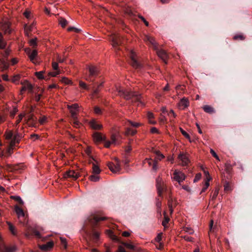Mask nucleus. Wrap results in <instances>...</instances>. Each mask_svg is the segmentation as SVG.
I'll return each instance as SVG.
<instances>
[{
    "instance_id": "338daca9",
    "label": "nucleus",
    "mask_w": 252,
    "mask_h": 252,
    "mask_svg": "<svg viewBox=\"0 0 252 252\" xmlns=\"http://www.w3.org/2000/svg\"><path fill=\"white\" fill-rule=\"evenodd\" d=\"M169 220V219L168 218H165V219L164 220H163L162 224L163 226H165L166 224L168 222Z\"/></svg>"
},
{
    "instance_id": "49530a36",
    "label": "nucleus",
    "mask_w": 252,
    "mask_h": 252,
    "mask_svg": "<svg viewBox=\"0 0 252 252\" xmlns=\"http://www.w3.org/2000/svg\"><path fill=\"white\" fill-rule=\"evenodd\" d=\"M233 39L234 40H244L245 39V37L244 36V35H235L234 37H233Z\"/></svg>"
},
{
    "instance_id": "6e6d98bb",
    "label": "nucleus",
    "mask_w": 252,
    "mask_h": 252,
    "mask_svg": "<svg viewBox=\"0 0 252 252\" xmlns=\"http://www.w3.org/2000/svg\"><path fill=\"white\" fill-rule=\"evenodd\" d=\"M210 153L211 154H212V155L216 159L219 160V157L218 156V155H217V154L215 153V152L213 150V149H211L210 150Z\"/></svg>"
},
{
    "instance_id": "13d9d810",
    "label": "nucleus",
    "mask_w": 252,
    "mask_h": 252,
    "mask_svg": "<svg viewBox=\"0 0 252 252\" xmlns=\"http://www.w3.org/2000/svg\"><path fill=\"white\" fill-rule=\"evenodd\" d=\"M213 220H211L210 223L209 227H210V231L214 232L215 229V227L213 226Z\"/></svg>"
},
{
    "instance_id": "7ed1b4c3",
    "label": "nucleus",
    "mask_w": 252,
    "mask_h": 252,
    "mask_svg": "<svg viewBox=\"0 0 252 252\" xmlns=\"http://www.w3.org/2000/svg\"><path fill=\"white\" fill-rule=\"evenodd\" d=\"M118 94L126 99L130 100L131 103H137V105H144L141 95L138 93L130 92L127 90L120 89L118 91Z\"/></svg>"
},
{
    "instance_id": "aec40b11",
    "label": "nucleus",
    "mask_w": 252,
    "mask_h": 252,
    "mask_svg": "<svg viewBox=\"0 0 252 252\" xmlns=\"http://www.w3.org/2000/svg\"><path fill=\"white\" fill-rule=\"evenodd\" d=\"M203 109L204 111L207 113L212 114L215 113L214 108L210 105H204L203 107Z\"/></svg>"
},
{
    "instance_id": "f3484780",
    "label": "nucleus",
    "mask_w": 252,
    "mask_h": 252,
    "mask_svg": "<svg viewBox=\"0 0 252 252\" xmlns=\"http://www.w3.org/2000/svg\"><path fill=\"white\" fill-rule=\"evenodd\" d=\"M145 40L148 44L151 45L154 50H157L158 48L157 43L153 37L147 36L145 37Z\"/></svg>"
},
{
    "instance_id": "cd10ccee",
    "label": "nucleus",
    "mask_w": 252,
    "mask_h": 252,
    "mask_svg": "<svg viewBox=\"0 0 252 252\" xmlns=\"http://www.w3.org/2000/svg\"><path fill=\"white\" fill-rule=\"evenodd\" d=\"M93 173L94 174H99L101 171L99 167L95 164L94 163H93Z\"/></svg>"
},
{
    "instance_id": "a878e982",
    "label": "nucleus",
    "mask_w": 252,
    "mask_h": 252,
    "mask_svg": "<svg viewBox=\"0 0 252 252\" xmlns=\"http://www.w3.org/2000/svg\"><path fill=\"white\" fill-rule=\"evenodd\" d=\"M54 246V243L52 241L48 242L45 245H43L41 246V249L43 250L47 251L48 249L52 248Z\"/></svg>"
},
{
    "instance_id": "2f4dec72",
    "label": "nucleus",
    "mask_w": 252,
    "mask_h": 252,
    "mask_svg": "<svg viewBox=\"0 0 252 252\" xmlns=\"http://www.w3.org/2000/svg\"><path fill=\"white\" fill-rule=\"evenodd\" d=\"M59 22L63 28H64L68 23L67 20L63 18H60L59 19Z\"/></svg>"
},
{
    "instance_id": "393cba45",
    "label": "nucleus",
    "mask_w": 252,
    "mask_h": 252,
    "mask_svg": "<svg viewBox=\"0 0 252 252\" xmlns=\"http://www.w3.org/2000/svg\"><path fill=\"white\" fill-rule=\"evenodd\" d=\"M29 57L30 60L33 63H34V60L37 55V52L36 50H34L32 52L28 53Z\"/></svg>"
},
{
    "instance_id": "4be33fe9",
    "label": "nucleus",
    "mask_w": 252,
    "mask_h": 252,
    "mask_svg": "<svg viewBox=\"0 0 252 252\" xmlns=\"http://www.w3.org/2000/svg\"><path fill=\"white\" fill-rule=\"evenodd\" d=\"M0 66L2 70H7L9 67L8 63L4 59H0Z\"/></svg>"
},
{
    "instance_id": "5fc2aeb1",
    "label": "nucleus",
    "mask_w": 252,
    "mask_h": 252,
    "mask_svg": "<svg viewBox=\"0 0 252 252\" xmlns=\"http://www.w3.org/2000/svg\"><path fill=\"white\" fill-rule=\"evenodd\" d=\"M161 239H162V234L159 233L158 235V236L156 237V238H155V240L157 242L159 243L160 242V241L161 240Z\"/></svg>"
},
{
    "instance_id": "6e6552de",
    "label": "nucleus",
    "mask_w": 252,
    "mask_h": 252,
    "mask_svg": "<svg viewBox=\"0 0 252 252\" xmlns=\"http://www.w3.org/2000/svg\"><path fill=\"white\" fill-rule=\"evenodd\" d=\"M135 56L134 53L132 52H131L130 55V63L135 68L140 69L142 67V64L136 60Z\"/></svg>"
},
{
    "instance_id": "864d4df0",
    "label": "nucleus",
    "mask_w": 252,
    "mask_h": 252,
    "mask_svg": "<svg viewBox=\"0 0 252 252\" xmlns=\"http://www.w3.org/2000/svg\"><path fill=\"white\" fill-rule=\"evenodd\" d=\"M61 81L66 84H69L71 82V81L66 77L62 78Z\"/></svg>"
},
{
    "instance_id": "680f3d73",
    "label": "nucleus",
    "mask_w": 252,
    "mask_h": 252,
    "mask_svg": "<svg viewBox=\"0 0 252 252\" xmlns=\"http://www.w3.org/2000/svg\"><path fill=\"white\" fill-rule=\"evenodd\" d=\"M18 117H19L18 119L17 120V121L16 122V125H18L20 123V122L21 121V120L23 119V116L22 114H21V115H19Z\"/></svg>"
},
{
    "instance_id": "e433bc0d",
    "label": "nucleus",
    "mask_w": 252,
    "mask_h": 252,
    "mask_svg": "<svg viewBox=\"0 0 252 252\" xmlns=\"http://www.w3.org/2000/svg\"><path fill=\"white\" fill-rule=\"evenodd\" d=\"M107 234L113 240L117 239V236L113 234V232L112 230H106Z\"/></svg>"
},
{
    "instance_id": "412c9836",
    "label": "nucleus",
    "mask_w": 252,
    "mask_h": 252,
    "mask_svg": "<svg viewBox=\"0 0 252 252\" xmlns=\"http://www.w3.org/2000/svg\"><path fill=\"white\" fill-rule=\"evenodd\" d=\"M7 45V42L4 40L3 35L0 32V49H5Z\"/></svg>"
},
{
    "instance_id": "f8f14e48",
    "label": "nucleus",
    "mask_w": 252,
    "mask_h": 252,
    "mask_svg": "<svg viewBox=\"0 0 252 252\" xmlns=\"http://www.w3.org/2000/svg\"><path fill=\"white\" fill-rule=\"evenodd\" d=\"M155 50L157 51V54H158V56L165 64H167V61L168 58V55L166 52L164 50L158 49V48Z\"/></svg>"
},
{
    "instance_id": "a18cd8bd",
    "label": "nucleus",
    "mask_w": 252,
    "mask_h": 252,
    "mask_svg": "<svg viewBox=\"0 0 252 252\" xmlns=\"http://www.w3.org/2000/svg\"><path fill=\"white\" fill-rule=\"evenodd\" d=\"M123 244L127 249L132 250H134V246L130 244H128L127 243H124Z\"/></svg>"
},
{
    "instance_id": "c9c22d12",
    "label": "nucleus",
    "mask_w": 252,
    "mask_h": 252,
    "mask_svg": "<svg viewBox=\"0 0 252 252\" xmlns=\"http://www.w3.org/2000/svg\"><path fill=\"white\" fill-rule=\"evenodd\" d=\"M102 84L101 83L99 85H98L97 86V88H95L94 87L93 88V95H95L96 96L98 93V92H99V90H98V88L102 86Z\"/></svg>"
},
{
    "instance_id": "052dcab7",
    "label": "nucleus",
    "mask_w": 252,
    "mask_h": 252,
    "mask_svg": "<svg viewBox=\"0 0 252 252\" xmlns=\"http://www.w3.org/2000/svg\"><path fill=\"white\" fill-rule=\"evenodd\" d=\"M184 238L185 240L189 242H191L193 239L192 237H189V236H185Z\"/></svg>"
},
{
    "instance_id": "4468645a",
    "label": "nucleus",
    "mask_w": 252,
    "mask_h": 252,
    "mask_svg": "<svg viewBox=\"0 0 252 252\" xmlns=\"http://www.w3.org/2000/svg\"><path fill=\"white\" fill-rule=\"evenodd\" d=\"M21 84L22 85V87L21 89V93L23 92H25L27 90H28L30 93L32 92L33 86L28 81H25L24 82L22 83Z\"/></svg>"
},
{
    "instance_id": "a19ab883",
    "label": "nucleus",
    "mask_w": 252,
    "mask_h": 252,
    "mask_svg": "<svg viewBox=\"0 0 252 252\" xmlns=\"http://www.w3.org/2000/svg\"><path fill=\"white\" fill-rule=\"evenodd\" d=\"M209 180H208V181H207L206 182L205 185H204L203 188H202V189L201 190V193L205 192L206 191V190L207 189V188L209 186Z\"/></svg>"
},
{
    "instance_id": "423d86ee",
    "label": "nucleus",
    "mask_w": 252,
    "mask_h": 252,
    "mask_svg": "<svg viewBox=\"0 0 252 252\" xmlns=\"http://www.w3.org/2000/svg\"><path fill=\"white\" fill-rule=\"evenodd\" d=\"M156 187L158 195L161 196L163 191L166 189V188L163 184L162 178L160 176H158L156 179Z\"/></svg>"
},
{
    "instance_id": "f704fd0d",
    "label": "nucleus",
    "mask_w": 252,
    "mask_h": 252,
    "mask_svg": "<svg viewBox=\"0 0 252 252\" xmlns=\"http://www.w3.org/2000/svg\"><path fill=\"white\" fill-rule=\"evenodd\" d=\"M11 198H13V199H14L15 200L17 201V202H18V203L20 205H23L24 204V202L23 201V200H22V199L21 198V197L20 196H11Z\"/></svg>"
},
{
    "instance_id": "dca6fc26",
    "label": "nucleus",
    "mask_w": 252,
    "mask_h": 252,
    "mask_svg": "<svg viewBox=\"0 0 252 252\" xmlns=\"http://www.w3.org/2000/svg\"><path fill=\"white\" fill-rule=\"evenodd\" d=\"M90 127L94 130H99L102 127V125L98 123L95 120L93 119L89 122Z\"/></svg>"
},
{
    "instance_id": "79ce46f5",
    "label": "nucleus",
    "mask_w": 252,
    "mask_h": 252,
    "mask_svg": "<svg viewBox=\"0 0 252 252\" xmlns=\"http://www.w3.org/2000/svg\"><path fill=\"white\" fill-rule=\"evenodd\" d=\"M43 73L42 71L36 72H35V75L38 79H42L44 78Z\"/></svg>"
},
{
    "instance_id": "3c124183",
    "label": "nucleus",
    "mask_w": 252,
    "mask_h": 252,
    "mask_svg": "<svg viewBox=\"0 0 252 252\" xmlns=\"http://www.w3.org/2000/svg\"><path fill=\"white\" fill-rule=\"evenodd\" d=\"M111 142L112 144H116L117 143V139L116 138V136L114 134H112L111 136Z\"/></svg>"
},
{
    "instance_id": "5701e85b",
    "label": "nucleus",
    "mask_w": 252,
    "mask_h": 252,
    "mask_svg": "<svg viewBox=\"0 0 252 252\" xmlns=\"http://www.w3.org/2000/svg\"><path fill=\"white\" fill-rule=\"evenodd\" d=\"M0 66L2 70H7L9 67L8 63L4 59H0Z\"/></svg>"
},
{
    "instance_id": "8fccbe9b",
    "label": "nucleus",
    "mask_w": 252,
    "mask_h": 252,
    "mask_svg": "<svg viewBox=\"0 0 252 252\" xmlns=\"http://www.w3.org/2000/svg\"><path fill=\"white\" fill-rule=\"evenodd\" d=\"M79 107V106L77 104H74L73 105H72L71 106H68V108L71 110V109H72L74 111L77 110V109Z\"/></svg>"
},
{
    "instance_id": "1a4fd4ad",
    "label": "nucleus",
    "mask_w": 252,
    "mask_h": 252,
    "mask_svg": "<svg viewBox=\"0 0 252 252\" xmlns=\"http://www.w3.org/2000/svg\"><path fill=\"white\" fill-rule=\"evenodd\" d=\"M15 210L18 215L20 221L22 223H25L26 222V219L23 209L18 206H15Z\"/></svg>"
},
{
    "instance_id": "37998d69",
    "label": "nucleus",
    "mask_w": 252,
    "mask_h": 252,
    "mask_svg": "<svg viewBox=\"0 0 252 252\" xmlns=\"http://www.w3.org/2000/svg\"><path fill=\"white\" fill-rule=\"evenodd\" d=\"M94 111L95 114L98 115H100L102 113L101 109L98 106H95L94 107Z\"/></svg>"
},
{
    "instance_id": "e2e57ef3",
    "label": "nucleus",
    "mask_w": 252,
    "mask_h": 252,
    "mask_svg": "<svg viewBox=\"0 0 252 252\" xmlns=\"http://www.w3.org/2000/svg\"><path fill=\"white\" fill-rule=\"evenodd\" d=\"M185 230L186 232H188L190 234H192L194 232L193 230L191 228H189V227H186L185 228Z\"/></svg>"
},
{
    "instance_id": "ddd939ff",
    "label": "nucleus",
    "mask_w": 252,
    "mask_h": 252,
    "mask_svg": "<svg viewBox=\"0 0 252 252\" xmlns=\"http://www.w3.org/2000/svg\"><path fill=\"white\" fill-rule=\"evenodd\" d=\"M80 174L77 172H76L74 170H68L64 174V178H72L74 180H76L79 177Z\"/></svg>"
},
{
    "instance_id": "69168bd1",
    "label": "nucleus",
    "mask_w": 252,
    "mask_h": 252,
    "mask_svg": "<svg viewBox=\"0 0 252 252\" xmlns=\"http://www.w3.org/2000/svg\"><path fill=\"white\" fill-rule=\"evenodd\" d=\"M52 66L54 70H58V63L56 62H53L52 63Z\"/></svg>"
},
{
    "instance_id": "c85d7f7f",
    "label": "nucleus",
    "mask_w": 252,
    "mask_h": 252,
    "mask_svg": "<svg viewBox=\"0 0 252 252\" xmlns=\"http://www.w3.org/2000/svg\"><path fill=\"white\" fill-rule=\"evenodd\" d=\"M136 130L132 129L130 128H127L126 129L125 133L126 135H131L133 136L136 133Z\"/></svg>"
},
{
    "instance_id": "b1692460",
    "label": "nucleus",
    "mask_w": 252,
    "mask_h": 252,
    "mask_svg": "<svg viewBox=\"0 0 252 252\" xmlns=\"http://www.w3.org/2000/svg\"><path fill=\"white\" fill-rule=\"evenodd\" d=\"M0 66L2 70H7L9 67L8 63L4 59H0Z\"/></svg>"
},
{
    "instance_id": "bf43d9fd",
    "label": "nucleus",
    "mask_w": 252,
    "mask_h": 252,
    "mask_svg": "<svg viewBox=\"0 0 252 252\" xmlns=\"http://www.w3.org/2000/svg\"><path fill=\"white\" fill-rule=\"evenodd\" d=\"M201 176V175L200 174L196 175V176L194 179V182H197V181H198L200 179Z\"/></svg>"
},
{
    "instance_id": "7c9ffc66",
    "label": "nucleus",
    "mask_w": 252,
    "mask_h": 252,
    "mask_svg": "<svg viewBox=\"0 0 252 252\" xmlns=\"http://www.w3.org/2000/svg\"><path fill=\"white\" fill-rule=\"evenodd\" d=\"M8 228L11 233L13 235H16V232L15 230V227L10 222H7Z\"/></svg>"
},
{
    "instance_id": "4c0bfd02",
    "label": "nucleus",
    "mask_w": 252,
    "mask_h": 252,
    "mask_svg": "<svg viewBox=\"0 0 252 252\" xmlns=\"http://www.w3.org/2000/svg\"><path fill=\"white\" fill-rule=\"evenodd\" d=\"M79 86L82 88V89H85V90H89V88L87 86V84L83 82L82 81H79Z\"/></svg>"
},
{
    "instance_id": "39448f33",
    "label": "nucleus",
    "mask_w": 252,
    "mask_h": 252,
    "mask_svg": "<svg viewBox=\"0 0 252 252\" xmlns=\"http://www.w3.org/2000/svg\"><path fill=\"white\" fill-rule=\"evenodd\" d=\"M94 140L95 142H100L102 141L104 142V146L106 148H109L111 142L105 140V137L103 136L99 132H95L93 135Z\"/></svg>"
},
{
    "instance_id": "2eb2a0df",
    "label": "nucleus",
    "mask_w": 252,
    "mask_h": 252,
    "mask_svg": "<svg viewBox=\"0 0 252 252\" xmlns=\"http://www.w3.org/2000/svg\"><path fill=\"white\" fill-rule=\"evenodd\" d=\"M112 44L113 47L119 49V45L121 43L120 37L117 35H114L111 38Z\"/></svg>"
},
{
    "instance_id": "de8ad7c7",
    "label": "nucleus",
    "mask_w": 252,
    "mask_h": 252,
    "mask_svg": "<svg viewBox=\"0 0 252 252\" xmlns=\"http://www.w3.org/2000/svg\"><path fill=\"white\" fill-rule=\"evenodd\" d=\"M31 46H32L33 47H34L37 45L36 43V38L32 39L30 41Z\"/></svg>"
},
{
    "instance_id": "20e7f679",
    "label": "nucleus",
    "mask_w": 252,
    "mask_h": 252,
    "mask_svg": "<svg viewBox=\"0 0 252 252\" xmlns=\"http://www.w3.org/2000/svg\"><path fill=\"white\" fill-rule=\"evenodd\" d=\"M155 153L157 155L156 159L153 160L151 158H146L145 161H146V162L150 166H152L153 170L157 171L158 168L157 165L158 160H160L163 158L164 156L162 154H161L159 151H156Z\"/></svg>"
},
{
    "instance_id": "f257e3e1",
    "label": "nucleus",
    "mask_w": 252,
    "mask_h": 252,
    "mask_svg": "<svg viewBox=\"0 0 252 252\" xmlns=\"http://www.w3.org/2000/svg\"><path fill=\"white\" fill-rule=\"evenodd\" d=\"M105 217H101L98 214H91L84 220L82 231L86 236V239L89 247L96 244L99 238L97 228L100 221L105 220Z\"/></svg>"
},
{
    "instance_id": "473e14b6",
    "label": "nucleus",
    "mask_w": 252,
    "mask_h": 252,
    "mask_svg": "<svg viewBox=\"0 0 252 252\" xmlns=\"http://www.w3.org/2000/svg\"><path fill=\"white\" fill-rule=\"evenodd\" d=\"M34 26V24L32 23L30 25H28L27 24L25 25L24 26V31L27 32L28 31H32V28Z\"/></svg>"
},
{
    "instance_id": "09e8293b",
    "label": "nucleus",
    "mask_w": 252,
    "mask_h": 252,
    "mask_svg": "<svg viewBox=\"0 0 252 252\" xmlns=\"http://www.w3.org/2000/svg\"><path fill=\"white\" fill-rule=\"evenodd\" d=\"M70 111L71 117L72 118V119L73 120L77 119V117H76L77 113H76V111L72 109L70 110Z\"/></svg>"
},
{
    "instance_id": "9b49d317",
    "label": "nucleus",
    "mask_w": 252,
    "mask_h": 252,
    "mask_svg": "<svg viewBox=\"0 0 252 252\" xmlns=\"http://www.w3.org/2000/svg\"><path fill=\"white\" fill-rule=\"evenodd\" d=\"M173 176V179L177 181L179 184H181V182L184 180L186 178V176L184 173L177 170L174 171Z\"/></svg>"
},
{
    "instance_id": "ea45409f",
    "label": "nucleus",
    "mask_w": 252,
    "mask_h": 252,
    "mask_svg": "<svg viewBox=\"0 0 252 252\" xmlns=\"http://www.w3.org/2000/svg\"><path fill=\"white\" fill-rule=\"evenodd\" d=\"M224 190L226 191H229L231 190V187L228 182L225 181L224 184Z\"/></svg>"
},
{
    "instance_id": "f03ea898",
    "label": "nucleus",
    "mask_w": 252,
    "mask_h": 252,
    "mask_svg": "<svg viewBox=\"0 0 252 252\" xmlns=\"http://www.w3.org/2000/svg\"><path fill=\"white\" fill-rule=\"evenodd\" d=\"M5 139L9 140V147L7 151V154L10 156L13 152L14 147L16 144H19L22 135L17 131L14 133L10 130L6 131L5 133Z\"/></svg>"
},
{
    "instance_id": "a211bd4d",
    "label": "nucleus",
    "mask_w": 252,
    "mask_h": 252,
    "mask_svg": "<svg viewBox=\"0 0 252 252\" xmlns=\"http://www.w3.org/2000/svg\"><path fill=\"white\" fill-rule=\"evenodd\" d=\"M180 107H183V109L187 108L189 105V101L188 99L185 97H183L180 101L179 103Z\"/></svg>"
},
{
    "instance_id": "58836bf2",
    "label": "nucleus",
    "mask_w": 252,
    "mask_h": 252,
    "mask_svg": "<svg viewBox=\"0 0 252 252\" xmlns=\"http://www.w3.org/2000/svg\"><path fill=\"white\" fill-rule=\"evenodd\" d=\"M180 131L182 133V134L187 139H189L190 138V136L181 127H180Z\"/></svg>"
},
{
    "instance_id": "0e129e2a",
    "label": "nucleus",
    "mask_w": 252,
    "mask_h": 252,
    "mask_svg": "<svg viewBox=\"0 0 252 252\" xmlns=\"http://www.w3.org/2000/svg\"><path fill=\"white\" fill-rule=\"evenodd\" d=\"M20 79L19 76L17 75L16 76H14L11 80V81L14 83H16L17 81H18Z\"/></svg>"
},
{
    "instance_id": "9d476101",
    "label": "nucleus",
    "mask_w": 252,
    "mask_h": 252,
    "mask_svg": "<svg viewBox=\"0 0 252 252\" xmlns=\"http://www.w3.org/2000/svg\"><path fill=\"white\" fill-rule=\"evenodd\" d=\"M89 70L90 75L86 79V80L90 82H94V80H92L91 77L95 76L97 75L98 72V68L96 66H91L89 67Z\"/></svg>"
},
{
    "instance_id": "72a5a7b5",
    "label": "nucleus",
    "mask_w": 252,
    "mask_h": 252,
    "mask_svg": "<svg viewBox=\"0 0 252 252\" xmlns=\"http://www.w3.org/2000/svg\"><path fill=\"white\" fill-rule=\"evenodd\" d=\"M10 54V50L8 49H6L4 51L1 52L2 56L7 60L9 55Z\"/></svg>"
},
{
    "instance_id": "0eeeda50",
    "label": "nucleus",
    "mask_w": 252,
    "mask_h": 252,
    "mask_svg": "<svg viewBox=\"0 0 252 252\" xmlns=\"http://www.w3.org/2000/svg\"><path fill=\"white\" fill-rule=\"evenodd\" d=\"M116 163L109 162L107 163V166L109 169L114 173L119 171L121 169V165L119 160L118 158H115Z\"/></svg>"
},
{
    "instance_id": "4d7b16f0",
    "label": "nucleus",
    "mask_w": 252,
    "mask_h": 252,
    "mask_svg": "<svg viewBox=\"0 0 252 252\" xmlns=\"http://www.w3.org/2000/svg\"><path fill=\"white\" fill-rule=\"evenodd\" d=\"M139 18L144 23L145 25L148 27L149 23L145 20V19L142 16H139Z\"/></svg>"
},
{
    "instance_id": "774afa93",
    "label": "nucleus",
    "mask_w": 252,
    "mask_h": 252,
    "mask_svg": "<svg viewBox=\"0 0 252 252\" xmlns=\"http://www.w3.org/2000/svg\"><path fill=\"white\" fill-rule=\"evenodd\" d=\"M117 252H127L122 246H119Z\"/></svg>"
},
{
    "instance_id": "6ab92c4d",
    "label": "nucleus",
    "mask_w": 252,
    "mask_h": 252,
    "mask_svg": "<svg viewBox=\"0 0 252 252\" xmlns=\"http://www.w3.org/2000/svg\"><path fill=\"white\" fill-rule=\"evenodd\" d=\"M179 158L182 161V164L186 166L188 164L189 159L188 157L183 154H181L179 155Z\"/></svg>"
},
{
    "instance_id": "603ef678",
    "label": "nucleus",
    "mask_w": 252,
    "mask_h": 252,
    "mask_svg": "<svg viewBox=\"0 0 252 252\" xmlns=\"http://www.w3.org/2000/svg\"><path fill=\"white\" fill-rule=\"evenodd\" d=\"M219 194V189H216L214 192L213 195L212 197V200H215L217 198L218 195Z\"/></svg>"
},
{
    "instance_id": "c756f323",
    "label": "nucleus",
    "mask_w": 252,
    "mask_h": 252,
    "mask_svg": "<svg viewBox=\"0 0 252 252\" xmlns=\"http://www.w3.org/2000/svg\"><path fill=\"white\" fill-rule=\"evenodd\" d=\"M89 179L93 182H97L99 180V176L98 174H94L89 177Z\"/></svg>"
},
{
    "instance_id": "bb28decb",
    "label": "nucleus",
    "mask_w": 252,
    "mask_h": 252,
    "mask_svg": "<svg viewBox=\"0 0 252 252\" xmlns=\"http://www.w3.org/2000/svg\"><path fill=\"white\" fill-rule=\"evenodd\" d=\"M2 30H3L5 33H10L11 30L10 29V24L8 22H5L2 26Z\"/></svg>"
},
{
    "instance_id": "c03bdc74",
    "label": "nucleus",
    "mask_w": 252,
    "mask_h": 252,
    "mask_svg": "<svg viewBox=\"0 0 252 252\" xmlns=\"http://www.w3.org/2000/svg\"><path fill=\"white\" fill-rule=\"evenodd\" d=\"M128 125H130L132 126H134V127H138L139 126H140V123H134V122H133L132 121H128Z\"/></svg>"
}]
</instances>
